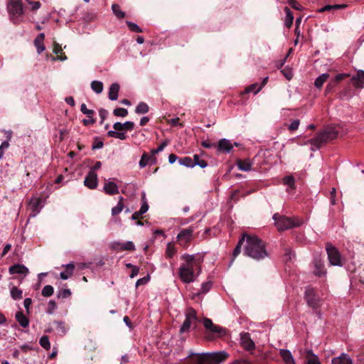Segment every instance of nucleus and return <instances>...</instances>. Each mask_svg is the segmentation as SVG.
<instances>
[{
    "label": "nucleus",
    "mask_w": 364,
    "mask_h": 364,
    "mask_svg": "<svg viewBox=\"0 0 364 364\" xmlns=\"http://www.w3.org/2000/svg\"><path fill=\"white\" fill-rule=\"evenodd\" d=\"M183 262L178 268L181 280L186 284L193 282L200 274V261L195 255L184 254L181 256Z\"/></svg>",
    "instance_id": "f257e3e1"
},
{
    "label": "nucleus",
    "mask_w": 364,
    "mask_h": 364,
    "mask_svg": "<svg viewBox=\"0 0 364 364\" xmlns=\"http://www.w3.org/2000/svg\"><path fill=\"white\" fill-rule=\"evenodd\" d=\"M229 356L225 351L212 353H194L190 351L186 358H189L191 364H220Z\"/></svg>",
    "instance_id": "f03ea898"
},
{
    "label": "nucleus",
    "mask_w": 364,
    "mask_h": 364,
    "mask_svg": "<svg viewBox=\"0 0 364 364\" xmlns=\"http://www.w3.org/2000/svg\"><path fill=\"white\" fill-rule=\"evenodd\" d=\"M246 245L244 247L245 254L256 260L267 257V252L262 240L255 235H248L246 237Z\"/></svg>",
    "instance_id": "7ed1b4c3"
},
{
    "label": "nucleus",
    "mask_w": 364,
    "mask_h": 364,
    "mask_svg": "<svg viewBox=\"0 0 364 364\" xmlns=\"http://www.w3.org/2000/svg\"><path fill=\"white\" fill-rule=\"evenodd\" d=\"M273 219L279 231H284L290 228L299 227L303 224V220L299 218H288L274 214Z\"/></svg>",
    "instance_id": "20e7f679"
},
{
    "label": "nucleus",
    "mask_w": 364,
    "mask_h": 364,
    "mask_svg": "<svg viewBox=\"0 0 364 364\" xmlns=\"http://www.w3.org/2000/svg\"><path fill=\"white\" fill-rule=\"evenodd\" d=\"M338 136V131L336 127H329L319 132L316 137L310 139V143L316 149H319L321 146L328 140L334 139Z\"/></svg>",
    "instance_id": "39448f33"
},
{
    "label": "nucleus",
    "mask_w": 364,
    "mask_h": 364,
    "mask_svg": "<svg viewBox=\"0 0 364 364\" xmlns=\"http://www.w3.org/2000/svg\"><path fill=\"white\" fill-rule=\"evenodd\" d=\"M7 10L11 20L16 23L17 18L23 14V4L21 0H9L7 4Z\"/></svg>",
    "instance_id": "423d86ee"
},
{
    "label": "nucleus",
    "mask_w": 364,
    "mask_h": 364,
    "mask_svg": "<svg viewBox=\"0 0 364 364\" xmlns=\"http://www.w3.org/2000/svg\"><path fill=\"white\" fill-rule=\"evenodd\" d=\"M185 316L186 318L180 328L181 333L189 331L191 326L195 325L198 321L196 311L193 308H188Z\"/></svg>",
    "instance_id": "0eeeda50"
},
{
    "label": "nucleus",
    "mask_w": 364,
    "mask_h": 364,
    "mask_svg": "<svg viewBox=\"0 0 364 364\" xmlns=\"http://www.w3.org/2000/svg\"><path fill=\"white\" fill-rule=\"evenodd\" d=\"M326 252L328 254L329 262L331 265L339 267L343 265L341 254L334 246L331 245H327Z\"/></svg>",
    "instance_id": "6e6552de"
},
{
    "label": "nucleus",
    "mask_w": 364,
    "mask_h": 364,
    "mask_svg": "<svg viewBox=\"0 0 364 364\" xmlns=\"http://www.w3.org/2000/svg\"><path fill=\"white\" fill-rule=\"evenodd\" d=\"M203 326L209 332L218 334L220 336H225L227 333L226 328L214 324L210 318H205L203 319Z\"/></svg>",
    "instance_id": "1a4fd4ad"
},
{
    "label": "nucleus",
    "mask_w": 364,
    "mask_h": 364,
    "mask_svg": "<svg viewBox=\"0 0 364 364\" xmlns=\"http://www.w3.org/2000/svg\"><path fill=\"white\" fill-rule=\"evenodd\" d=\"M305 299L309 306L314 309H316L319 306V298L317 296L315 289L311 287H308L305 290Z\"/></svg>",
    "instance_id": "9d476101"
},
{
    "label": "nucleus",
    "mask_w": 364,
    "mask_h": 364,
    "mask_svg": "<svg viewBox=\"0 0 364 364\" xmlns=\"http://www.w3.org/2000/svg\"><path fill=\"white\" fill-rule=\"evenodd\" d=\"M111 248L117 251H134L135 250V245L132 241H127L126 242H121L119 241H114L111 243Z\"/></svg>",
    "instance_id": "9b49d317"
},
{
    "label": "nucleus",
    "mask_w": 364,
    "mask_h": 364,
    "mask_svg": "<svg viewBox=\"0 0 364 364\" xmlns=\"http://www.w3.org/2000/svg\"><path fill=\"white\" fill-rule=\"evenodd\" d=\"M43 203L41 198L33 197L29 202V207L31 209V217H36L43 207Z\"/></svg>",
    "instance_id": "f8f14e48"
},
{
    "label": "nucleus",
    "mask_w": 364,
    "mask_h": 364,
    "mask_svg": "<svg viewBox=\"0 0 364 364\" xmlns=\"http://www.w3.org/2000/svg\"><path fill=\"white\" fill-rule=\"evenodd\" d=\"M98 184L97 175L93 171H90L84 180V185L90 189H95Z\"/></svg>",
    "instance_id": "ddd939ff"
},
{
    "label": "nucleus",
    "mask_w": 364,
    "mask_h": 364,
    "mask_svg": "<svg viewBox=\"0 0 364 364\" xmlns=\"http://www.w3.org/2000/svg\"><path fill=\"white\" fill-rule=\"evenodd\" d=\"M232 148L233 145L231 141L225 138L219 140L217 146L218 151L225 154L230 153Z\"/></svg>",
    "instance_id": "4468645a"
},
{
    "label": "nucleus",
    "mask_w": 364,
    "mask_h": 364,
    "mask_svg": "<svg viewBox=\"0 0 364 364\" xmlns=\"http://www.w3.org/2000/svg\"><path fill=\"white\" fill-rule=\"evenodd\" d=\"M9 272L11 274H21L24 277L27 276L29 273L28 269L23 264H16L11 266L9 269Z\"/></svg>",
    "instance_id": "2eb2a0df"
},
{
    "label": "nucleus",
    "mask_w": 364,
    "mask_h": 364,
    "mask_svg": "<svg viewBox=\"0 0 364 364\" xmlns=\"http://www.w3.org/2000/svg\"><path fill=\"white\" fill-rule=\"evenodd\" d=\"M240 343L241 345L247 350H252L255 348V343L251 339L249 333H240Z\"/></svg>",
    "instance_id": "dca6fc26"
},
{
    "label": "nucleus",
    "mask_w": 364,
    "mask_h": 364,
    "mask_svg": "<svg viewBox=\"0 0 364 364\" xmlns=\"http://www.w3.org/2000/svg\"><path fill=\"white\" fill-rule=\"evenodd\" d=\"M351 82L355 87L362 89L364 87V71L358 70L356 75L351 77Z\"/></svg>",
    "instance_id": "f3484780"
},
{
    "label": "nucleus",
    "mask_w": 364,
    "mask_h": 364,
    "mask_svg": "<svg viewBox=\"0 0 364 364\" xmlns=\"http://www.w3.org/2000/svg\"><path fill=\"white\" fill-rule=\"evenodd\" d=\"M279 355L285 364H296L295 360L290 350L287 349H280Z\"/></svg>",
    "instance_id": "a211bd4d"
},
{
    "label": "nucleus",
    "mask_w": 364,
    "mask_h": 364,
    "mask_svg": "<svg viewBox=\"0 0 364 364\" xmlns=\"http://www.w3.org/2000/svg\"><path fill=\"white\" fill-rule=\"evenodd\" d=\"M104 191L108 195H114L119 193L118 186L113 181H107L103 187Z\"/></svg>",
    "instance_id": "6ab92c4d"
},
{
    "label": "nucleus",
    "mask_w": 364,
    "mask_h": 364,
    "mask_svg": "<svg viewBox=\"0 0 364 364\" xmlns=\"http://www.w3.org/2000/svg\"><path fill=\"white\" fill-rule=\"evenodd\" d=\"M44 38L45 34L43 33H41L34 40V46H36L38 54L41 53L46 49V47L43 44Z\"/></svg>",
    "instance_id": "aec40b11"
},
{
    "label": "nucleus",
    "mask_w": 364,
    "mask_h": 364,
    "mask_svg": "<svg viewBox=\"0 0 364 364\" xmlns=\"http://www.w3.org/2000/svg\"><path fill=\"white\" fill-rule=\"evenodd\" d=\"M283 184L287 186V192L291 193L295 189V179L293 176H287L282 179Z\"/></svg>",
    "instance_id": "412c9836"
},
{
    "label": "nucleus",
    "mask_w": 364,
    "mask_h": 364,
    "mask_svg": "<svg viewBox=\"0 0 364 364\" xmlns=\"http://www.w3.org/2000/svg\"><path fill=\"white\" fill-rule=\"evenodd\" d=\"M63 266L65 267V270L60 273V277L62 279L66 280L73 274L75 265L73 263H69Z\"/></svg>",
    "instance_id": "4be33fe9"
},
{
    "label": "nucleus",
    "mask_w": 364,
    "mask_h": 364,
    "mask_svg": "<svg viewBox=\"0 0 364 364\" xmlns=\"http://www.w3.org/2000/svg\"><path fill=\"white\" fill-rule=\"evenodd\" d=\"M332 364H353L351 358L346 353L332 359Z\"/></svg>",
    "instance_id": "5701e85b"
},
{
    "label": "nucleus",
    "mask_w": 364,
    "mask_h": 364,
    "mask_svg": "<svg viewBox=\"0 0 364 364\" xmlns=\"http://www.w3.org/2000/svg\"><path fill=\"white\" fill-rule=\"evenodd\" d=\"M193 232V230L191 228L183 229L178 234L177 238L181 240H183L185 242H187L191 240V238L192 237Z\"/></svg>",
    "instance_id": "b1692460"
},
{
    "label": "nucleus",
    "mask_w": 364,
    "mask_h": 364,
    "mask_svg": "<svg viewBox=\"0 0 364 364\" xmlns=\"http://www.w3.org/2000/svg\"><path fill=\"white\" fill-rule=\"evenodd\" d=\"M16 320L18 321V324L23 327L26 328L29 325V319L25 316L23 312L17 311L15 315Z\"/></svg>",
    "instance_id": "393cba45"
},
{
    "label": "nucleus",
    "mask_w": 364,
    "mask_h": 364,
    "mask_svg": "<svg viewBox=\"0 0 364 364\" xmlns=\"http://www.w3.org/2000/svg\"><path fill=\"white\" fill-rule=\"evenodd\" d=\"M238 169L242 171H250L252 166V163L249 159L245 160H238L237 162Z\"/></svg>",
    "instance_id": "a878e982"
},
{
    "label": "nucleus",
    "mask_w": 364,
    "mask_h": 364,
    "mask_svg": "<svg viewBox=\"0 0 364 364\" xmlns=\"http://www.w3.org/2000/svg\"><path fill=\"white\" fill-rule=\"evenodd\" d=\"M119 85L117 83H112L109 90V99L112 101L117 100Z\"/></svg>",
    "instance_id": "bb28decb"
},
{
    "label": "nucleus",
    "mask_w": 364,
    "mask_h": 364,
    "mask_svg": "<svg viewBox=\"0 0 364 364\" xmlns=\"http://www.w3.org/2000/svg\"><path fill=\"white\" fill-rule=\"evenodd\" d=\"M305 364H321L318 356L313 353L311 350H307Z\"/></svg>",
    "instance_id": "cd10ccee"
},
{
    "label": "nucleus",
    "mask_w": 364,
    "mask_h": 364,
    "mask_svg": "<svg viewBox=\"0 0 364 364\" xmlns=\"http://www.w3.org/2000/svg\"><path fill=\"white\" fill-rule=\"evenodd\" d=\"M53 325L55 328L56 333L63 336L68 332V328L65 326V323L63 321H54Z\"/></svg>",
    "instance_id": "c85d7f7f"
},
{
    "label": "nucleus",
    "mask_w": 364,
    "mask_h": 364,
    "mask_svg": "<svg viewBox=\"0 0 364 364\" xmlns=\"http://www.w3.org/2000/svg\"><path fill=\"white\" fill-rule=\"evenodd\" d=\"M286 14L284 24L287 28H290L292 26L294 21V16L291 10L288 7L284 8Z\"/></svg>",
    "instance_id": "c756f323"
},
{
    "label": "nucleus",
    "mask_w": 364,
    "mask_h": 364,
    "mask_svg": "<svg viewBox=\"0 0 364 364\" xmlns=\"http://www.w3.org/2000/svg\"><path fill=\"white\" fill-rule=\"evenodd\" d=\"M178 163L180 165L188 168H193L196 166V163L189 156L178 159Z\"/></svg>",
    "instance_id": "7c9ffc66"
},
{
    "label": "nucleus",
    "mask_w": 364,
    "mask_h": 364,
    "mask_svg": "<svg viewBox=\"0 0 364 364\" xmlns=\"http://www.w3.org/2000/svg\"><path fill=\"white\" fill-rule=\"evenodd\" d=\"M107 135L109 137H114V138H116V139H119L120 140H124L127 137V135L126 134V132H122V131L116 132V131L109 130L107 132Z\"/></svg>",
    "instance_id": "2f4dec72"
},
{
    "label": "nucleus",
    "mask_w": 364,
    "mask_h": 364,
    "mask_svg": "<svg viewBox=\"0 0 364 364\" xmlns=\"http://www.w3.org/2000/svg\"><path fill=\"white\" fill-rule=\"evenodd\" d=\"M328 77L329 75L328 73H323L320 75L314 81L315 86L317 88H321Z\"/></svg>",
    "instance_id": "473e14b6"
},
{
    "label": "nucleus",
    "mask_w": 364,
    "mask_h": 364,
    "mask_svg": "<svg viewBox=\"0 0 364 364\" xmlns=\"http://www.w3.org/2000/svg\"><path fill=\"white\" fill-rule=\"evenodd\" d=\"M246 236H247V234H243L242 237L240 239L237 246L235 247V248L233 251V253H232L233 258L232 259L231 264L232 263L235 258L240 253L241 246H242V243L244 242Z\"/></svg>",
    "instance_id": "72a5a7b5"
},
{
    "label": "nucleus",
    "mask_w": 364,
    "mask_h": 364,
    "mask_svg": "<svg viewBox=\"0 0 364 364\" xmlns=\"http://www.w3.org/2000/svg\"><path fill=\"white\" fill-rule=\"evenodd\" d=\"M314 274L318 277L323 276L326 274V270L324 265L322 262L319 261L315 262V271Z\"/></svg>",
    "instance_id": "f704fd0d"
},
{
    "label": "nucleus",
    "mask_w": 364,
    "mask_h": 364,
    "mask_svg": "<svg viewBox=\"0 0 364 364\" xmlns=\"http://www.w3.org/2000/svg\"><path fill=\"white\" fill-rule=\"evenodd\" d=\"M22 294H23V291L21 289L17 288L16 287H13L11 289V291H10V294H11V298L14 299V300H19V299H22Z\"/></svg>",
    "instance_id": "c9c22d12"
},
{
    "label": "nucleus",
    "mask_w": 364,
    "mask_h": 364,
    "mask_svg": "<svg viewBox=\"0 0 364 364\" xmlns=\"http://www.w3.org/2000/svg\"><path fill=\"white\" fill-rule=\"evenodd\" d=\"M149 107L148 105L144 102H141L136 107L135 112L139 114H146L149 112Z\"/></svg>",
    "instance_id": "e433bc0d"
},
{
    "label": "nucleus",
    "mask_w": 364,
    "mask_h": 364,
    "mask_svg": "<svg viewBox=\"0 0 364 364\" xmlns=\"http://www.w3.org/2000/svg\"><path fill=\"white\" fill-rule=\"evenodd\" d=\"M91 88L95 92L100 94L103 90V83L99 80H94L91 82Z\"/></svg>",
    "instance_id": "4c0bfd02"
},
{
    "label": "nucleus",
    "mask_w": 364,
    "mask_h": 364,
    "mask_svg": "<svg viewBox=\"0 0 364 364\" xmlns=\"http://www.w3.org/2000/svg\"><path fill=\"white\" fill-rule=\"evenodd\" d=\"M11 140V136H9L7 137V139L2 141L1 144L0 146V159L4 158V152L6 150H7L9 147V141Z\"/></svg>",
    "instance_id": "58836bf2"
},
{
    "label": "nucleus",
    "mask_w": 364,
    "mask_h": 364,
    "mask_svg": "<svg viewBox=\"0 0 364 364\" xmlns=\"http://www.w3.org/2000/svg\"><path fill=\"white\" fill-rule=\"evenodd\" d=\"M122 200H123V198L120 197L117 205L115 207L112 208V215L113 216L118 215L119 213H120L122 211L123 208H124Z\"/></svg>",
    "instance_id": "ea45409f"
},
{
    "label": "nucleus",
    "mask_w": 364,
    "mask_h": 364,
    "mask_svg": "<svg viewBox=\"0 0 364 364\" xmlns=\"http://www.w3.org/2000/svg\"><path fill=\"white\" fill-rule=\"evenodd\" d=\"M213 286V284L211 282H204L201 284V288H200V290L198 293L196 294L194 296H193V298L195 297V296H198L200 294H205L207 292H208L210 291V289H211Z\"/></svg>",
    "instance_id": "a19ab883"
},
{
    "label": "nucleus",
    "mask_w": 364,
    "mask_h": 364,
    "mask_svg": "<svg viewBox=\"0 0 364 364\" xmlns=\"http://www.w3.org/2000/svg\"><path fill=\"white\" fill-rule=\"evenodd\" d=\"M112 10L114 14L119 18H122L125 16V13L120 9L118 4H112Z\"/></svg>",
    "instance_id": "79ce46f5"
},
{
    "label": "nucleus",
    "mask_w": 364,
    "mask_h": 364,
    "mask_svg": "<svg viewBox=\"0 0 364 364\" xmlns=\"http://www.w3.org/2000/svg\"><path fill=\"white\" fill-rule=\"evenodd\" d=\"M176 253V250L173 245L168 243L166 249V255L167 257H172Z\"/></svg>",
    "instance_id": "37998d69"
},
{
    "label": "nucleus",
    "mask_w": 364,
    "mask_h": 364,
    "mask_svg": "<svg viewBox=\"0 0 364 364\" xmlns=\"http://www.w3.org/2000/svg\"><path fill=\"white\" fill-rule=\"evenodd\" d=\"M54 292V289L51 285H46L41 291V294L43 296L48 297L53 295Z\"/></svg>",
    "instance_id": "c03bdc74"
},
{
    "label": "nucleus",
    "mask_w": 364,
    "mask_h": 364,
    "mask_svg": "<svg viewBox=\"0 0 364 364\" xmlns=\"http://www.w3.org/2000/svg\"><path fill=\"white\" fill-rule=\"evenodd\" d=\"M262 89V86H259L257 83L252 84L249 87H246L245 92H254L255 94L258 93Z\"/></svg>",
    "instance_id": "a18cd8bd"
},
{
    "label": "nucleus",
    "mask_w": 364,
    "mask_h": 364,
    "mask_svg": "<svg viewBox=\"0 0 364 364\" xmlns=\"http://www.w3.org/2000/svg\"><path fill=\"white\" fill-rule=\"evenodd\" d=\"M40 345L45 349L48 350L50 348L49 338L47 336H43L40 338Z\"/></svg>",
    "instance_id": "49530a36"
},
{
    "label": "nucleus",
    "mask_w": 364,
    "mask_h": 364,
    "mask_svg": "<svg viewBox=\"0 0 364 364\" xmlns=\"http://www.w3.org/2000/svg\"><path fill=\"white\" fill-rule=\"evenodd\" d=\"M113 114L117 117H126L128 114V111L125 108H116L113 111Z\"/></svg>",
    "instance_id": "de8ad7c7"
},
{
    "label": "nucleus",
    "mask_w": 364,
    "mask_h": 364,
    "mask_svg": "<svg viewBox=\"0 0 364 364\" xmlns=\"http://www.w3.org/2000/svg\"><path fill=\"white\" fill-rule=\"evenodd\" d=\"M149 162V156L146 153H144L141 157L139 165L141 168H144Z\"/></svg>",
    "instance_id": "09e8293b"
},
{
    "label": "nucleus",
    "mask_w": 364,
    "mask_h": 364,
    "mask_svg": "<svg viewBox=\"0 0 364 364\" xmlns=\"http://www.w3.org/2000/svg\"><path fill=\"white\" fill-rule=\"evenodd\" d=\"M71 291L68 289L59 290L57 293V296L59 299H66L70 296Z\"/></svg>",
    "instance_id": "8fccbe9b"
},
{
    "label": "nucleus",
    "mask_w": 364,
    "mask_h": 364,
    "mask_svg": "<svg viewBox=\"0 0 364 364\" xmlns=\"http://www.w3.org/2000/svg\"><path fill=\"white\" fill-rule=\"evenodd\" d=\"M295 257L294 253L290 249H286L284 255V260L287 262H290Z\"/></svg>",
    "instance_id": "3c124183"
},
{
    "label": "nucleus",
    "mask_w": 364,
    "mask_h": 364,
    "mask_svg": "<svg viewBox=\"0 0 364 364\" xmlns=\"http://www.w3.org/2000/svg\"><path fill=\"white\" fill-rule=\"evenodd\" d=\"M80 111L86 114L87 117L92 118V117L94 114V111L92 109H89L87 108V106L85 104H82L80 106Z\"/></svg>",
    "instance_id": "603ef678"
},
{
    "label": "nucleus",
    "mask_w": 364,
    "mask_h": 364,
    "mask_svg": "<svg viewBox=\"0 0 364 364\" xmlns=\"http://www.w3.org/2000/svg\"><path fill=\"white\" fill-rule=\"evenodd\" d=\"M126 23L132 31L136 33H141L142 31L141 28L135 23L128 21Z\"/></svg>",
    "instance_id": "864d4df0"
},
{
    "label": "nucleus",
    "mask_w": 364,
    "mask_h": 364,
    "mask_svg": "<svg viewBox=\"0 0 364 364\" xmlns=\"http://www.w3.org/2000/svg\"><path fill=\"white\" fill-rule=\"evenodd\" d=\"M167 141H163L157 149H154L151 151V155L155 156L156 154L162 151L164 149V148L167 146Z\"/></svg>",
    "instance_id": "5fc2aeb1"
},
{
    "label": "nucleus",
    "mask_w": 364,
    "mask_h": 364,
    "mask_svg": "<svg viewBox=\"0 0 364 364\" xmlns=\"http://www.w3.org/2000/svg\"><path fill=\"white\" fill-rule=\"evenodd\" d=\"M56 307H57V306H56L55 301L50 300L48 302V309L47 313L48 314H53L55 309H56Z\"/></svg>",
    "instance_id": "6e6d98bb"
},
{
    "label": "nucleus",
    "mask_w": 364,
    "mask_h": 364,
    "mask_svg": "<svg viewBox=\"0 0 364 364\" xmlns=\"http://www.w3.org/2000/svg\"><path fill=\"white\" fill-rule=\"evenodd\" d=\"M299 124H300V121L299 119H294L289 125L288 128L290 131H296V129H298Z\"/></svg>",
    "instance_id": "4d7b16f0"
},
{
    "label": "nucleus",
    "mask_w": 364,
    "mask_h": 364,
    "mask_svg": "<svg viewBox=\"0 0 364 364\" xmlns=\"http://www.w3.org/2000/svg\"><path fill=\"white\" fill-rule=\"evenodd\" d=\"M150 279V277L149 275L144 277L141 279H139L135 284L136 287H138L140 285L146 284Z\"/></svg>",
    "instance_id": "13d9d810"
},
{
    "label": "nucleus",
    "mask_w": 364,
    "mask_h": 364,
    "mask_svg": "<svg viewBox=\"0 0 364 364\" xmlns=\"http://www.w3.org/2000/svg\"><path fill=\"white\" fill-rule=\"evenodd\" d=\"M123 126H124V130L125 132H127V131H132V130L134 129V124L133 122L127 121L124 123H123Z\"/></svg>",
    "instance_id": "bf43d9fd"
},
{
    "label": "nucleus",
    "mask_w": 364,
    "mask_h": 364,
    "mask_svg": "<svg viewBox=\"0 0 364 364\" xmlns=\"http://www.w3.org/2000/svg\"><path fill=\"white\" fill-rule=\"evenodd\" d=\"M149 209V205L146 201H144L141 204V206L138 212V213L141 215L147 212Z\"/></svg>",
    "instance_id": "052dcab7"
},
{
    "label": "nucleus",
    "mask_w": 364,
    "mask_h": 364,
    "mask_svg": "<svg viewBox=\"0 0 364 364\" xmlns=\"http://www.w3.org/2000/svg\"><path fill=\"white\" fill-rule=\"evenodd\" d=\"M99 115L101 119L100 124H102V123H103V122L105 121V119H106V117L107 116V111L103 108H101L99 110Z\"/></svg>",
    "instance_id": "680f3d73"
},
{
    "label": "nucleus",
    "mask_w": 364,
    "mask_h": 364,
    "mask_svg": "<svg viewBox=\"0 0 364 364\" xmlns=\"http://www.w3.org/2000/svg\"><path fill=\"white\" fill-rule=\"evenodd\" d=\"M32 304V299L31 298H26L24 299L23 305L25 309H26L27 313H29V307Z\"/></svg>",
    "instance_id": "e2e57ef3"
},
{
    "label": "nucleus",
    "mask_w": 364,
    "mask_h": 364,
    "mask_svg": "<svg viewBox=\"0 0 364 364\" xmlns=\"http://www.w3.org/2000/svg\"><path fill=\"white\" fill-rule=\"evenodd\" d=\"M168 124H171V126H178V125L182 126V124L179 123L178 117L172 118V119H169Z\"/></svg>",
    "instance_id": "0e129e2a"
},
{
    "label": "nucleus",
    "mask_w": 364,
    "mask_h": 364,
    "mask_svg": "<svg viewBox=\"0 0 364 364\" xmlns=\"http://www.w3.org/2000/svg\"><path fill=\"white\" fill-rule=\"evenodd\" d=\"M113 128L114 129V131L116 132H120L124 130L123 124H122L121 122H115L113 125Z\"/></svg>",
    "instance_id": "69168bd1"
},
{
    "label": "nucleus",
    "mask_w": 364,
    "mask_h": 364,
    "mask_svg": "<svg viewBox=\"0 0 364 364\" xmlns=\"http://www.w3.org/2000/svg\"><path fill=\"white\" fill-rule=\"evenodd\" d=\"M289 4L295 9L300 10V5L295 0H288Z\"/></svg>",
    "instance_id": "338daca9"
},
{
    "label": "nucleus",
    "mask_w": 364,
    "mask_h": 364,
    "mask_svg": "<svg viewBox=\"0 0 364 364\" xmlns=\"http://www.w3.org/2000/svg\"><path fill=\"white\" fill-rule=\"evenodd\" d=\"M29 4L31 5L32 10L33 11H36L41 7V3L39 1L29 2Z\"/></svg>",
    "instance_id": "774afa93"
}]
</instances>
